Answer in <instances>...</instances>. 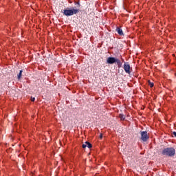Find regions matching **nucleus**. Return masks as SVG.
Returning a JSON list of instances; mask_svg holds the SVG:
<instances>
[{
	"instance_id": "obj_1",
	"label": "nucleus",
	"mask_w": 176,
	"mask_h": 176,
	"mask_svg": "<svg viewBox=\"0 0 176 176\" xmlns=\"http://www.w3.org/2000/svg\"><path fill=\"white\" fill-rule=\"evenodd\" d=\"M121 60H120L119 58L109 56L107 59V64H115V63H116L118 68H122V65H123V62L124 61V59H123V58H121Z\"/></svg>"
},
{
	"instance_id": "obj_2",
	"label": "nucleus",
	"mask_w": 176,
	"mask_h": 176,
	"mask_svg": "<svg viewBox=\"0 0 176 176\" xmlns=\"http://www.w3.org/2000/svg\"><path fill=\"white\" fill-rule=\"evenodd\" d=\"M162 156L173 157L175 156V148L174 147H166L162 151Z\"/></svg>"
},
{
	"instance_id": "obj_3",
	"label": "nucleus",
	"mask_w": 176,
	"mask_h": 176,
	"mask_svg": "<svg viewBox=\"0 0 176 176\" xmlns=\"http://www.w3.org/2000/svg\"><path fill=\"white\" fill-rule=\"evenodd\" d=\"M77 13H79V10L75 8L65 9L63 10V14L67 17H69V16H74V14H77Z\"/></svg>"
},
{
	"instance_id": "obj_4",
	"label": "nucleus",
	"mask_w": 176,
	"mask_h": 176,
	"mask_svg": "<svg viewBox=\"0 0 176 176\" xmlns=\"http://www.w3.org/2000/svg\"><path fill=\"white\" fill-rule=\"evenodd\" d=\"M124 70L125 71L126 74L130 75L131 72H133V67L130 66L128 62H125L123 66Z\"/></svg>"
},
{
	"instance_id": "obj_5",
	"label": "nucleus",
	"mask_w": 176,
	"mask_h": 176,
	"mask_svg": "<svg viewBox=\"0 0 176 176\" xmlns=\"http://www.w3.org/2000/svg\"><path fill=\"white\" fill-rule=\"evenodd\" d=\"M140 134H141V140L142 141H143V142H146V141L149 140V134L146 131H142Z\"/></svg>"
},
{
	"instance_id": "obj_6",
	"label": "nucleus",
	"mask_w": 176,
	"mask_h": 176,
	"mask_svg": "<svg viewBox=\"0 0 176 176\" xmlns=\"http://www.w3.org/2000/svg\"><path fill=\"white\" fill-rule=\"evenodd\" d=\"M116 31L118 32V34L120 36H123V35H124V34L123 33V30H122V28L120 27H117L116 29Z\"/></svg>"
},
{
	"instance_id": "obj_7",
	"label": "nucleus",
	"mask_w": 176,
	"mask_h": 176,
	"mask_svg": "<svg viewBox=\"0 0 176 176\" xmlns=\"http://www.w3.org/2000/svg\"><path fill=\"white\" fill-rule=\"evenodd\" d=\"M118 117L120 118V120L124 121L126 120V116L124 114H119Z\"/></svg>"
},
{
	"instance_id": "obj_8",
	"label": "nucleus",
	"mask_w": 176,
	"mask_h": 176,
	"mask_svg": "<svg viewBox=\"0 0 176 176\" xmlns=\"http://www.w3.org/2000/svg\"><path fill=\"white\" fill-rule=\"evenodd\" d=\"M147 82H148L149 87L152 88L155 86V84L153 82H151V80H148Z\"/></svg>"
},
{
	"instance_id": "obj_9",
	"label": "nucleus",
	"mask_w": 176,
	"mask_h": 176,
	"mask_svg": "<svg viewBox=\"0 0 176 176\" xmlns=\"http://www.w3.org/2000/svg\"><path fill=\"white\" fill-rule=\"evenodd\" d=\"M21 75H23V70H20L19 74L17 75V78L19 79V80L21 79Z\"/></svg>"
},
{
	"instance_id": "obj_10",
	"label": "nucleus",
	"mask_w": 176,
	"mask_h": 176,
	"mask_svg": "<svg viewBox=\"0 0 176 176\" xmlns=\"http://www.w3.org/2000/svg\"><path fill=\"white\" fill-rule=\"evenodd\" d=\"M85 144H87V148H93V144H91V143L89 142H85Z\"/></svg>"
},
{
	"instance_id": "obj_11",
	"label": "nucleus",
	"mask_w": 176,
	"mask_h": 176,
	"mask_svg": "<svg viewBox=\"0 0 176 176\" xmlns=\"http://www.w3.org/2000/svg\"><path fill=\"white\" fill-rule=\"evenodd\" d=\"M36 83L38 86H41V85H42V81L41 80H37Z\"/></svg>"
},
{
	"instance_id": "obj_12",
	"label": "nucleus",
	"mask_w": 176,
	"mask_h": 176,
	"mask_svg": "<svg viewBox=\"0 0 176 176\" xmlns=\"http://www.w3.org/2000/svg\"><path fill=\"white\" fill-rule=\"evenodd\" d=\"M87 145L86 143L82 145V148H87Z\"/></svg>"
},
{
	"instance_id": "obj_13",
	"label": "nucleus",
	"mask_w": 176,
	"mask_h": 176,
	"mask_svg": "<svg viewBox=\"0 0 176 176\" xmlns=\"http://www.w3.org/2000/svg\"><path fill=\"white\" fill-rule=\"evenodd\" d=\"M172 134H173V137H176V132L175 131L173 132Z\"/></svg>"
},
{
	"instance_id": "obj_14",
	"label": "nucleus",
	"mask_w": 176,
	"mask_h": 176,
	"mask_svg": "<svg viewBox=\"0 0 176 176\" xmlns=\"http://www.w3.org/2000/svg\"><path fill=\"white\" fill-rule=\"evenodd\" d=\"M31 101L34 102L35 101V98H31Z\"/></svg>"
},
{
	"instance_id": "obj_15",
	"label": "nucleus",
	"mask_w": 176,
	"mask_h": 176,
	"mask_svg": "<svg viewBox=\"0 0 176 176\" xmlns=\"http://www.w3.org/2000/svg\"><path fill=\"white\" fill-rule=\"evenodd\" d=\"M99 138H100V140H102V133L100 134Z\"/></svg>"
},
{
	"instance_id": "obj_16",
	"label": "nucleus",
	"mask_w": 176,
	"mask_h": 176,
	"mask_svg": "<svg viewBox=\"0 0 176 176\" xmlns=\"http://www.w3.org/2000/svg\"><path fill=\"white\" fill-rule=\"evenodd\" d=\"M77 4L78 5V6H80V3L79 2H77Z\"/></svg>"
}]
</instances>
